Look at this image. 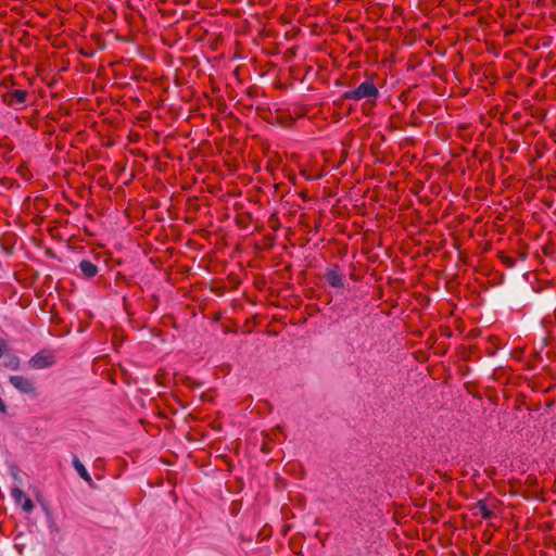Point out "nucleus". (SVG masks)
<instances>
[{
    "mask_svg": "<svg viewBox=\"0 0 556 556\" xmlns=\"http://www.w3.org/2000/svg\"><path fill=\"white\" fill-rule=\"evenodd\" d=\"M379 96V91L375 84L371 80H365L357 88L353 90H348L343 93V97L349 100H362V99H370L377 98Z\"/></svg>",
    "mask_w": 556,
    "mask_h": 556,
    "instance_id": "obj_1",
    "label": "nucleus"
},
{
    "mask_svg": "<svg viewBox=\"0 0 556 556\" xmlns=\"http://www.w3.org/2000/svg\"><path fill=\"white\" fill-rule=\"evenodd\" d=\"M55 363L54 353L51 350H41L36 353L28 362V365L33 369H45L52 366Z\"/></svg>",
    "mask_w": 556,
    "mask_h": 556,
    "instance_id": "obj_2",
    "label": "nucleus"
},
{
    "mask_svg": "<svg viewBox=\"0 0 556 556\" xmlns=\"http://www.w3.org/2000/svg\"><path fill=\"white\" fill-rule=\"evenodd\" d=\"M10 383L24 394H34L35 393V384L34 382L24 376H11L9 378Z\"/></svg>",
    "mask_w": 556,
    "mask_h": 556,
    "instance_id": "obj_3",
    "label": "nucleus"
},
{
    "mask_svg": "<svg viewBox=\"0 0 556 556\" xmlns=\"http://www.w3.org/2000/svg\"><path fill=\"white\" fill-rule=\"evenodd\" d=\"M11 496L17 505H20L24 511H31L34 508L33 501L18 488L11 490Z\"/></svg>",
    "mask_w": 556,
    "mask_h": 556,
    "instance_id": "obj_4",
    "label": "nucleus"
},
{
    "mask_svg": "<svg viewBox=\"0 0 556 556\" xmlns=\"http://www.w3.org/2000/svg\"><path fill=\"white\" fill-rule=\"evenodd\" d=\"M27 99V92L25 90L15 89L5 94L4 101L9 105H20L23 104Z\"/></svg>",
    "mask_w": 556,
    "mask_h": 556,
    "instance_id": "obj_5",
    "label": "nucleus"
},
{
    "mask_svg": "<svg viewBox=\"0 0 556 556\" xmlns=\"http://www.w3.org/2000/svg\"><path fill=\"white\" fill-rule=\"evenodd\" d=\"M326 279L328 283L333 288H342L344 286L343 276L336 268L329 269L327 271Z\"/></svg>",
    "mask_w": 556,
    "mask_h": 556,
    "instance_id": "obj_6",
    "label": "nucleus"
},
{
    "mask_svg": "<svg viewBox=\"0 0 556 556\" xmlns=\"http://www.w3.org/2000/svg\"><path fill=\"white\" fill-rule=\"evenodd\" d=\"M79 268L81 273L88 278L94 277L98 273V267L92 262L87 260L80 262Z\"/></svg>",
    "mask_w": 556,
    "mask_h": 556,
    "instance_id": "obj_7",
    "label": "nucleus"
},
{
    "mask_svg": "<svg viewBox=\"0 0 556 556\" xmlns=\"http://www.w3.org/2000/svg\"><path fill=\"white\" fill-rule=\"evenodd\" d=\"M475 515L480 516L483 519H490L493 516V511L489 509L484 501H479L475 506Z\"/></svg>",
    "mask_w": 556,
    "mask_h": 556,
    "instance_id": "obj_8",
    "label": "nucleus"
},
{
    "mask_svg": "<svg viewBox=\"0 0 556 556\" xmlns=\"http://www.w3.org/2000/svg\"><path fill=\"white\" fill-rule=\"evenodd\" d=\"M73 465H74L76 471L78 472V475L80 476V478H83L88 483H90L92 481L87 469L85 468V466L80 463V460L76 456L73 459Z\"/></svg>",
    "mask_w": 556,
    "mask_h": 556,
    "instance_id": "obj_9",
    "label": "nucleus"
},
{
    "mask_svg": "<svg viewBox=\"0 0 556 556\" xmlns=\"http://www.w3.org/2000/svg\"><path fill=\"white\" fill-rule=\"evenodd\" d=\"M20 358L17 356H12L8 363H7V366L13 370H16L20 368Z\"/></svg>",
    "mask_w": 556,
    "mask_h": 556,
    "instance_id": "obj_10",
    "label": "nucleus"
},
{
    "mask_svg": "<svg viewBox=\"0 0 556 556\" xmlns=\"http://www.w3.org/2000/svg\"><path fill=\"white\" fill-rule=\"evenodd\" d=\"M5 350H7V342L4 340L0 339V357L3 355Z\"/></svg>",
    "mask_w": 556,
    "mask_h": 556,
    "instance_id": "obj_11",
    "label": "nucleus"
},
{
    "mask_svg": "<svg viewBox=\"0 0 556 556\" xmlns=\"http://www.w3.org/2000/svg\"><path fill=\"white\" fill-rule=\"evenodd\" d=\"M0 412L1 413H5L7 412V406L3 402V400L0 397Z\"/></svg>",
    "mask_w": 556,
    "mask_h": 556,
    "instance_id": "obj_12",
    "label": "nucleus"
}]
</instances>
